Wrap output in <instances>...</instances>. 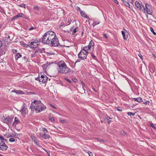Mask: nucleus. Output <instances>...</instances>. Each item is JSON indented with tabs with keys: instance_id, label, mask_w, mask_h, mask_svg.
Returning <instances> with one entry per match:
<instances>
[{
	"instance_id": "obj_57",
	"label": "nucleus",
	"mask_w": 156,
	"mask_h": 156,
	"mask_svg": "<svg viewBox=\"0 0 156 156\" xmlns=\"http://www.w3.org/2000/svg\"><path fill=\"white\" fill-rule=\"evenodd\" d=\"M121 133L123 135H124L126 134V133L124 131H122L121 132Z\"/></svg>"
},
{
	"instance_id": "obj_32",
	"label": "nucleus",
	"mask_w": 156,
	"mask_h": 156,
	"mask_svg": "<svg viewBox=\"0 0 156 156\" xmlns=\"http://www.w3.org/2000/svg\"><path fill=\"white\" fill-rule=\"evenodd\" d=\"M18 17L17 15L16 16H14L12 19V21L14 20H16L18 18Z\"/></svg>"
},
{
	"instance_id": "obj_7",
	"label": "nucleus",
	"mask_w": 156,
	"mask_h": 156,
	"mask_svg": "<svg viewBox=\"0 0 156 156\" xmlns=\"http://www.w3.org/2000/svg\"><path fill=\"white\" fill-rule=\"evenodd\" d=\"M2 120L4 122L6 123L9 125L11 124L12 121V119L9 116L6 118H4V119H2Z\"/></svg>"
},
{
	"instance_id": "obj_49",
	"label": "nucleus",
	"mask_w": 156,
	"mask_h": 156,
	"mask_svg": "<svg viewBox=\"0 0 156 156\" xmlns=\"http://www.w3.org/2000/svg\"><path fill=\"white\" fill-rule=\"evenodd\" d=\"M88 47H87V46H86V47H84L83 48V49L82 50H85L86 51H87V50H88Z\"/></svg>"
},
{
	"instance_id": "obj_16",
	"label": "nucleus",
	"mask_w": 156,
	"mask_h": 156,
	"mask_svg": "<svg viewBox=\"0 0 156 156\" xmlns=\"http://www.w3.org/2000/svg\"><path fill=\"white\" fill-rule=\"evenodd\" d=\"M94 42L92 40H91L89 44V45L87 46L88 49H90L92 47H93L94 45Z\"/></svg>"
},
{
	"instance_id": "obj_54",
	"label": "nucleus",
	"mask_w": 156,
	"mask_h": 156,
	"mask_svg": "<svg viewBox=\"0 0 156 156\" xmlns=\"http://www.w3.org/2000/svg\"><path fill=\"white\" fill-rule=\"evenodd\" d=\"M44 51V48H43L42 49H40L39 50V52L41 53L43 52Z\"/></svg>"
},
{
	"instance_id": "obj_55",
	"label": "nucleus",
	"mask_w": 156,
	"mask_h": 156,
	"mask_svg": "<svg viewBox=\"0 0 156 156\" xmlns=\"http://www.w3.org/2000/svg\"><path fill=\"white\" fill-rule=\"evenodd\" d=\"M40 136L42 138H43L44 136V134H42L41 133H40Z\"/></svg>"
},
{
	"instance_id": "obj_31",
	"label": "nucleus",
	"mask_w": 156,
	"mask_h": 156,
	"mask_svg": "<svg viewBox=\"0 0 156 156\" xmlns=\"http://www.w3.org/2000/svg\"><path fill=\"white\" fill-rule=\"evenodd\" d=\"M18 135V134H12V135L9 136V137H16V136Z\"/></svg>"
},
{
	"instance_id": "obj_3",
	"label": "nucleus",
	"mask_w": 156,
	"mask_h": 156,
	"mask_svg": "<svg viewBox=\"0 0 156 156\" xmlns=\"http://www.w3.org/2000/svg\"><path fill=\"white\" fill-rule=\"evenodd\" d=\"M51 36L52 39L50 40V43L49 45L51 47L58 46L59 44L58 38L56 36L55 33L53 31H51Z\"/></svg>"
},
{
	"instance_id": "obj_4",
	"label": "nucleus",
	"mask_w": 156,
	"mask_h": 156,
	"mask_svg": "<svg viewBox=\"0 0 156 156\" xmlns=\"http://www.w3.org/2000/svg\"><path fill=\"white\" fill-rule=\"evenodd\" d=\"M51 31L46 32L43 35L42 38L40 39V41L45 44L49 45L50 43V39H52V37L51 36Z\"/></svg>"
},
{
	"instance_id": "obj_24",
	"label": "nucleus",
	"mask_w": 156,
	"mask_h": 156,
	"mask_svg": "<svg viewBox=\"0 0 156 156\" xmlns=\"http://www.w3.org/2000/svg\"><path fill=\"white\" fill-rule=\"evenodd\" d=\"M96 140H97L98 141L100 142H103L104 143L105 142V140L101 138H96Z\"/></svg>"
},
{
	"instance_id": "obj_26",
	"label": "nucleus",
	"mask_w": 156,
	"mask_h": 156,
	"mask_svg": "<svg viewBox=\"0 0 156 156\" xmlns=\"http://www.w3.org/2000/svg\"><path fill=\"white\" fill-rule=\"evenodd\" d=\"M150 30L154 35H156V33L154 31V29L152 27H150Z\"/></svg>"
},
{
	"instance_id": "obj_29",
	"label": "nucleus",
	"mask_w": 156,
	"mask_h": 156,
	"mask_svg": "<svg viewBox=\"0 0 156 156\" xmlns=\"http://www.w3.org/2000/svg\"><path fill=\"white\" fill-rule=\"evenodd\" d=\"M49 119L52 122L54 121V119L53 117H52L51 115L49 116Z\"/></svg>"
},
{
	"instance_id": "obj_64",
	"label": "nucleus",
	"mask_w": 156,
	"mask_h": 156,
	"mask_svg": "<svg viewBox=\"0 0 156 156\" xmlns=\"http://www.w3.org/2000/svg\"><path fill=\"white\" fill-rule=\"evenodd\" d=\"M34 29V27H31L30 29H29V30H33Z\"/></svg>"
},
{
	"instance_id": "obj_27",
	"label": "nucleus",
	"mask_w": 156,
	"mask_h": 156,
	"mask_svg": "<svg viewBox=\"0 0 156 156\" xmlns=\"http://www.w3.org/2000/svg\"><path fill=\"white\" fill-rule=\"evenodd\" d=\"M110 119H111V118H110V117L106 115L105 116V120L106 121H108Z\"/></svg>"
},
{
	"instance_id": "obj_50",
	"label": "nucleus",
	"mask_w": 156,
	"mask_h": 156,
	"mask_svg": "<svg viewBox=\"0 0 156 156\" xmlns=\"http://www.w3.org/2000/svg\"><path fill=\"white\" fill-rule=\"evenodd\" d=\"M81 15L82 16H83V15H85V13H84V12L83 11H81V12H80Z\"/></svg>"
},
{
	"instance_id": "obj_58",
	"label": "nucleus",
	"mask_w": 156,
	"mask_h": 156,
	"mask_svg": "<svg viewBox=\"0 0 156 156\" xmlns=\"http://www.w3.org/2000/svg\"><path fill=\"white\" fill-rule=\"evenodd\" d=\"M72 80L73 82H76V81H77V80L75 78L73 79H72Z\"/></svg>"
},
{
	"instance_id": "obj_59",
	"label": "nucleus",
	"mask_w": 156,
	"mask_h": 156,
	"mask_svg": "<svg viewBox=\"0 0 156 156\" xmlns=\"http://www.w3.org/2000/svg\"><path fill=\"white\" fill-rule=\"evenodd\" d=\"M83 16H84V17L87 19L89 18V17L87 16L86 15H85V14L83 15Z\"/></svg>"
},
{
	"instance_id": "obj_62",
	"label": "nucleus",
	"mask_w": 156,
	"mask_h": 156,
	"mask_svg": "<svg viewBox=\"0 0 156 156\" xmlns=\"http://www.w3.org/2000/svg\"><path fill=\"white\" fill-rule=\"evenodd\" d=\"M117 110L118 111H120V112L122 111V109H120V108H117Z\"/></svg>"
},
{
	"instance_id": "obj_38",
	"label": "nucleus",
	"mask_w": 156,
	"mask_h": 156,
	"mask_svg": "<svg viewBox=\"0 0 156 156\" xmlns=\"http://www.w3.org/2000/svg\"><path fill=\"white\" fill-rule=\"evenodd\" d=\"M64 79L66 80L67 81L68 83H72V81L71 80H69V79L65 78H64Z\"/></svg>"
},
{
	"instance_id": "obj_20",
	"label": "nucleus",
	"mask_w": 156,
	"mask_h": 156,
	"mask_svg": "<svg viewBox=\"0 0 156 156\" xmlns=\"http://www.w3.org/2000/svg\"><path fill=\"white\" fill-rule=\"evenodd\" d=\"M122 1L124 3V4L127 6L129 8H130V5L129 4V2H127L126 1H125L124 0H122Z\"/></svg>"
},
{
	"instance_id": "obj_14",
	"label": "nucleus",
	"mask_w": 156,
	"mask_h": 156,
	"mask_svg": "<svg viewBox=\"0 0 156 156\" xmlns=\"http://www.w3.org/2000/svg\"><path fill=\"white\" fill-rule=\"evenodd\" d=\"M20 121L18 118L16 117L15 118L14 121L13 122V125H16L17 124L20 123Z\"/></svg>"
},
{
	"instance_id": "obj_44",
	"label": "nucleus",
	"mask_w": 156,
	"mask_h": 156,
	"mask_svg": "<svg viewBox=\"0 0 156 156\" xmlns=\"http://www.w3.org/2000/svg\"><path fill=\"white\" fill-rule=\"evenodd\" d=\"M15 139L14 138H11L9 139V141L10 142H12L15 141Z\"/></svg>"
},
{
	"instance_id": "obj_40",
	"label": "nucleus",
	"mask_w": 156,
	"mask_h": 156,
	"mask_svg": "<svg viewBox=\"0 0 156 156\" xmlns=\"http://www.w3.org/2000/svg\"><path fill=\"white\" fill-rule=\"evenodd\" d=\"M44 150L47 152L48 156H50V151H47L45 149H44Z\"/></svg>"
},
{
	"instance_id": "obj_47",
	"label": "nucleus",
	"mask_w": 156,
	"mask_h": 156,
	"mask_svg": "<svg viewBox=\"0 0 156 156\" xmlns=\"http://www.w3.org/2000/svg\"><path fill=\"white\" fill-rule=\"evenodd\" d=\"M88 153L89 156H93L92 153L90 151H88Z\"/></svg>"
},
{
	"instance_id": "obj_39",
	"label": "nucleus",
	"mask_w": 156,
	"mask_h": 156,
	"mask_svg": "<svg viewBox=\"0 0 156 156\" xmlns=\"http://www.w3.org/2000/svg\"><path fill=\"white\" fill-rule=\"evenodd\" d=\"M23 46L24 47H25L26 48H28L29 47H30V45L27 44H26L25 43H24L23 44Z\"/></svg>"
},
{
	"instance_id": "obj_23",
	"label": "nucleus",
	"mask_w": 156,
	"mask_h": 156,
	"mask_svg": "<svg viewBox=\"0 0 156 156\" xmlns=\"http://www.w3.org/2000/svg\"><path fill=\"white\" fill-rule=\"evenodd\" d=\"M100 23V22H97V21L94 22H93V23L92 25L93 27H94V26H95L96 25L99 24Z\"/></svg>"
},
{
	"instance_id": "obj_36",
	"label": "nucleus",
	"mask_w": 156,
	"mask_h": 156,
	"mask_svg": "<svg viewBox=\"0 0 156 156\" xmlns=\"http://www.w3.org/2000/svg\"><path fill=\"white\" fill-rule=\"evenodd\" d=\"M18 6L20 7H23L24 8H26V5L24 4H22Z\"/></svg>"
},
{
	"instance_id": "obj_41",
	"label": "nucleus",
	"mask_w": 156,
	"mask_h": 156,
	"mask_svg": "<svg viewBox=\"0 0 156 156\" xmlns=\"http://www.w3.org/2000/svg\"><path fill=\"white\" fill-rule=\"evenodd\" d=\"M150 7V6L147 4H146L145 5V9L146 10L148 8Z\"/></svg>"
},
{
	"instance_id": "obj_6",
	"label": "nucleus",
	"mask_w": 156,
	"mask_h": 156,
	"mask_svg": "<svg viewBox=\"0 0 156 156\" xmlns=\"http://www.w3.org/2000/svg\"><path fill=\"white\" fill-rule=\"evenodd\" d=\"M39 42L38 41L36 40L30 43V47L31 48H36L39 44Z\"/></svg>"
},
{
	"instance_id": "obj_28",
	"label": "nucleus",
	"mask_w": 156,
	"mask_h": 156,
	"mask_svg": "<svg viewBox=\"0 0 156 156\" xmlns=\"http://www.w3.org/2000/svg\"><path fill=\"white\" fill-rule=\"evenodd\" d=\"M14 91H16V93L17 94H21L22 93V91L21 90H14Z\"/></svg>"
},
{
	"instance_id": "obj_45",
	"label": "nucleus",
	"mask_w": 156,
	"mask_h": 156,
	"mask_svg": "<svg viewBox=\"0 0 156 156\" xmlns=\"http://www.w3.org/2000/svg\"><path fill=\"white\" fill-rule=\"evenodd\" d=\"M42 130L44 132H45L46 133H48V131L45 128H43L42 129Z\"/></svg>"
},
{
	"instance_id": "obj_19",
	"label": "nucleus",
	"mask_w": 156,
	"mask_h": 156,
	"mask_svg": "<svg viewBox=\"0 0 156 156\" xmlns=\"http://www.w3.org/2000/svg\"><path fill=\"white\" fill-rule=\"evenodd\" d=\"M135 5L136 6V7L139 8L140 10H141L142 8L141 7L140 4L138 1H136V2Z\"/></svg>"
},
{
	"instance_id": "obj_5",
	"label": "nucleus",
	"mask_w": 156,
	"mask_h": 156,
	"mask_svg": "<svg viewBox=\"0 0 156 156\" xmlns=\"http://www.w3.org/2000/svg\"><path fill=\"white\" fill-rule=\"evenodd\" d=\"M88 53V51L84 50H82L78 54V57L82 60H84L86 58Z\"/></svg>"
},
{
	"instance_id": "obj_61",
	"label": "nucleus",
	"mask_w": 156,
	"mask_h": 156,
	"mask_svg": "<svg viewBox=\"0 0 156 156\" xmlns=\"http://www.w3.org/2000/svg\"><path fill=\"white\" fill-rule=\"evenodd\" d=\"M108 121H107V122L108 124H109L111 123V122H112V121L111 120H110L109 121H108Z\"/></svg>"
},
{
	"instance_id": "obj_60",
	"label": "nucleus",
	"mask_w": 156,
	"mask_h": 156,
	"mask_svg": "<svg viewBox=\"0 0 156 156\" xmlns=\"http://www.w3.org/2000/svg\"><path fill=\"white\" fill-rule=\"evenodd\" d=\"M114 2L116 4H118V3H119L118 2L117 0H114Z\"/></svg>"
},
{
	"instance_id": "obj_56",
	"label": "nucleus",
	"mask_w": 156,
	"mask_h": 156,
	"mask_svg": "<svg viewBox=\"0 0 156 156\" xmlns=\"http://www.w3.org/2000/svg\"><path fill=\"white\" fill-rule=\"evenodd\" d=\"M35 80H39L40 81V77H37L35 78Z\"/></svg>"
},
{
	"instance_id": "obj_43",
	"label": "nucleus",
	"mask_w": 156,
	"mask_h": 156,
	"mask_svg": "<svg viewBox=\"0 0 156 156\" xmlns=\"http://www.w3.org/2000/svg\"><path fill=\"white\" fill-rule=\"evenodd\" d=\"M149 101H146L144 102L143 104L147 105H149Z\"/></svg>"
},
{
	"instance_id": "obj_1",
	"label": "nucleus",
	"mask_w": 156,
	"mask_h": 156,
	"mask_svg": "<svg viewBox=\"0 0 156 156\" xmlns=\"http://www.w3.org/2000/svg\"><path fill=\"white\" fill-rule=\"evenodd\" d=\"M33 103L35 104V105L32 103L30 108L32 110L34 111L33 109H34L35 111H37V113L40 112L46 108V107L40 101L35 100Z\"/></svg>"
},
{
	"instance_id": "obj_8",
	"label": "nucleus",
	"mask_w": 156,
	"mask_h": 156,
	"mask_svg": "<svg viewBox=\"0 0 156 156\" xmlns=\"http://www.w3.org/2000/svg\"><path fill=\"white\" fill-rule=\"evenodd\" d=\"M7 145L5 144L4 141H1L0 142V149L2 150H5L7 149Z\"/></svg>"
},
{
	"instance_id": "obj_53",
	"label": "nucleus",
	"mask_w": 156,
	"mask_h": 156,
	"mask_svg": "<svg viewBox=\"0 0 156 156\" xmlns=\"http://www.w3.org/2000/svg\"><path fill=\"white\" fill-rule=\"evenodd\" d=\"M128 2H129L130 3H133V0H126Z\"/></svg>"
},
{
	"instance_id": "obj_37",
	"label": "nucleus",
	"mask_w": 156,
	"mask_h": 156,
	"mask_svg": "<svg viewBox=\"0 0 156 156\" xmlns=\"http://www.w3.org/2000/svg\"><path fill=\"white\" fill-rule=\"evenodd\" d=\"M34 9H37L38 11L39 10V9L38 7V6L37 5H36L34 7Z\"/></svg>"
},
{
	"instance_id": "obj_51",
	"label": "nucleus",
	"mask_w": 156,
	"mask_h": 156,
	"mask_svg": "<svg viewBox=\"0 0 156 156\" xmlns=\"http://www.w3.org/2000/svg\"><path fill=\"white\" fill-rule=\"evenodd\" d=\"M103 36L104 38H105L106 39H107L108 38V37H107V35L106 34H103Z\"/></svg>"
},
{
	"instance_id": "obj_18",
	"label": "nucleus",
	"mask_w": 156,
	"mask_h": 156,
	"mask_svg": "<svg viewBox=\"0 0 156 156\" xmlns=\"http://www.w3.org/2000/svg\"><path fill=\"white\" fill-rule=\"evenodd\" d=\"M50 135L48 134H46L45 133H44V136L43 137V138L44 139H48L50 138Z\"/></svg>"
},
{
	"instance_id": "obj_63",
	"label": "nucleus",
	"mask_w": 156,
	"mask_h": 156,
	"mask_svg": "<svg viewBox=\"0 0 156 156\" xmlns=\"http://www.w3.org/2000/svg\"><path fill=\"white\" fill-rule=\"evenodd\" d=\"M2 45V41L0 40V48L1 47Z\"/></svg>"
},
{
	"instance_id": "obj_34",
	"label": "nucleus",
	"mask_w": 156,
	"mask_h": 156,
	"mask_svg": "<svg viewBox=\"0 0 156 156\" xmlns=\"http://www.w3.org/2000/svg\"><path fill=\"white\" fill-rule=\"evenodd\" d=\"M146 11L148 14L150 15L151 14V12L149 9V8H148L146 10Z\"/></svg>"
},
{
	"instance_id": "obj_13",
	"label": "nucleus",
	"mask_w": 156,
	"mask_h": 156,
	"mask_svg": "<svg viewBox=\"0 0 156 156\" xmlns=\"http://www.w3.org/2000/svg\"><path fill=\"white\" fill-rule=\"evenodd\" d=\"M22 57L21 54L20 53H17L15 55V58L16 60H17L19 58Z\"/></svg>"
},
{
	"instance_id": "obj_11",
	"label": "nucleus",
	"mask_w": 156,
	"mask_h": 156,
	"mask_svg": "<svg viewBox=\"0 0 156 156\" xmlns=\"http://www.w3.org/2000/svg\"><path fill=\"white\" fill-rule=\"evenodd\" d=\"M27 108H25L24 106H23V107L20 110V112H21L22 115L24 117L25 116V115L26 114H27Z\"/></svg>"
},
{
	"instance_id": "obj_2",
	"label": "nucleus",
	"mask_w": 156,
	"mask_h": 156,
	"mask_svg": "<svg viewBox=\"0 0 156 156\" xmlns=\"http://www.w3.org/2000/svg\"><path fill=\"white\" fill-rule=\"evenodd\" d=\"M58 70L61 73H67L69 71V69L68 67L65 63L63 61H60L58 63Z\"/></svg>"
},
{
	"instance_id": "obj_17",
	"label": "nucleus",
	"mask_w": 156,
	"mask_h": 156,
	"mask_svg": "<svg viewBox=\"0 0 156 156\" xmlns=\"http://www.w3.org/2000/svg\"><path fill=\"white\" fill-rule=\"evenodd\" d=\"M121 33L122 35L123 39L125 40H126L128 38V35H127L126 36L125 33L123 31H121Z\"/></svg>"
},
{
	"instance_id": "obj_10",
	"label": "nucleus",
	"mask_w": 156,
	"mask_h": 156,
	"mask_svg": "<svg viewBox=\"0 0 156 156\" xmlns=\"http://www.w3.org/2000/svg\"><path fill=\"white\" fill-rule=\"evenodd\" d=\"M31 138L32 140L34 142V143L36 144L37 146L39 147H41L40 145L39 144V143L37 142L38 141L37 139L36 138L35 136H34L32 135L31 136Z\"/></svg>"
},
{
	"instance_id": "obj_30",
	"label": "nucleus",
	"mask_w": 156,
	"mask_h": 156,
	"mask_svg": "<svg viewBox=\"0 0 156 156\" xmlns=\"http://www.w3.org/2000/svg\"><path fill=\"white\" fill-rule=\"evenodd\" d=\"M150 125L154 129H156V127H155V126L154 125V124L152 123H150Z\"/></svg>"
},
{
	"instance_id": "obj_22",
	"label": "nucleus",
	"mask_w": 156,
	"mask_h": 156,
	"mask_svg": "<svg viewBox=\"0 0 156 156\" xmlns=\"http://www.w3.org/2000/svg\"><path fill=\"white\" fill-rule=\"evenodd\" d=\"M49 65H50V64L47 63V64H43L42 66L43 69H46Z\"/></svg>"
},
{
	"instance_id": "obj_15",
	"label": "nucleus",
	"mask_w": 156,
	"mask_h": 156,
	"mask_svg": "<svg viewBox=\"0 0 156 156\" xmlns=\"http://www.w3.org/2000/svg\"><path fill=\"white\" fill-rule=\"evenodd\" d=\"M133 100L135 101H137L138 102H143V100L140 97L137 98H133Z\"/></svg>"
},
{
	"instance_id": "obj_35",
	"label": "nucleus",
	"mask_w": 156,
	"mask_h": 156,
	"mask_svg": "<svg viewBox=\"0 0 156 156\" xmlns=\"http://www.w3.org/2000/svg\"><path fill=\"white\" fill-rule=\"evenodd\" d=\"M77 29V27L75 28V29H73V34H74L75 33L77 32V30H76Z\"/></svg>"
},
{
	"instance_id": "obj_52",
	"label": "nucleus",
	"mask_w": 156,
	"mask_h": 156,
	"mask_svg": "<svg viewBox=\"0 0 156 156\" xmlns=\"http://www.w3.org/2000/svg\"><path fill=\"white\" fill-rule=\"evenodd\" d=\"M138 55L140 57V58H141V59H143V56L141 55L140 54H138Z\"/></svg>"
},
{
	"instance_id": "obj_9",
	"label": "nucleus",
	"mask_w": 156,
	"mask_h": 156,
	"mask_svg": "<svg viewBox=\"0 0 156 156\" xmlns=\"http://www.w3.org/2000/svg\"><path fill=\"white\" fill-rule=\"evenodd\" d=\"M48 77L46 76L43 75H41L40 77V82H42L43 83H45L47 81Z\"/></svg>"
},
{
	"instance_id": "obj_12",
	"label": "nucleus",
	"mask_w": 156,
	"mask_h": 156,
	"mask_svg": "<svg viewBox=\"0 0 156 156\" xmlns=\"http://www.w3.org/2000/svg\"><path fill=\"white\" fill-rule=\"evenodd\" d=\"M17 16L18 17H22L25 18L28 20H29V18H27L24 14L22 13H19L17 14Z\"/></svg>"
},
{
	"instance_id": "obj_46",
	"label": "nucleus",
	"mask_w": 156,
	"mask_h": 156,
	"mask_svg": "<svg viewBox=\"0 0 156 156\" xmlns=\"http://www.w3.org/2000/svg\"><path fill=\"white\" fill-rule=\"evenodd\" d=\"M76 9L78 11H79L80 12L81 11H82L80 8L78 6L76 7Z\"/></svg>"
},
{
	"instance_id": "obj_42",
	"label": "nucleus",
	"mask_w": 156,
	"mask_h": 156,
	"mask_svg": "<svg viewBox=\"0 0 156 156\" xmlns=\"http://www.w3.org/2000/svg\"><path fill=\"white\" fill-rule=\"evenodd\" d=\"M12 51L14 54H16L17 52V51L16 49H13L12 50Z\"/></svg>"
},
{
	"instance_id": "obj_25",
	"label": "nucleus",
	"mask_w": 156,
	"mask_h": 156,
	"mask_svg": "<svg viewBox=\"0 0 156 156\" xmlns=\"http://www.w3.org/2000/svg\"><path fill=\"white\" fill-rule=\"evenodd\" d=\"M127 114L129 116H134L135 114V113H133L132 112H128L127 113Z\"/></svg>"
},
{
	"instance_id": "obj_48",
	"label": "nucleus",
	"mask_w": 156,
	"mask_h": 156,
	"mask_svg": "<svg viewBox=\"0 0 156 156\" xmlns=\"http://www.w3.org/2000/svg\"><path fill=\"white\" fill-rule=\"evenodd\" d=\"M91 55L92 57H93V59H95V60L97 58L93 54H92Z\"/></svg>"
},
{
	"instance_id": "obj_33",
	"label": "nucleus",
	"mask_w": 156,
	"mask_h": 156,
	"mask_svg": "<svg viewBox=\"0 0 156 156\" xmlns=\"http://www.w3.org/2000/svg\"><path fill=\"white\" fill-rule=\"evenodd\" d=\"M0 140H5V141H6L7 140L5 139L3 136H1L0 135Z\"/></svg>"
},
{
	"instance_id": "obj_21",
	"label": "nucleus",
	"mask_w": 156,
	"mask_h": 156,
	"mask_svg": "<svg viewBox=\"0 0 156 156\" xmlns=\"http://www.w3.org/2000/svg\"><path fill=\"white\" fill-rule=\"evenodd\" d=\"M22 57H23L22 58V61L23 62H27V59L26 56L25 55H22Z\"/></svg>"
}]
</instances>
